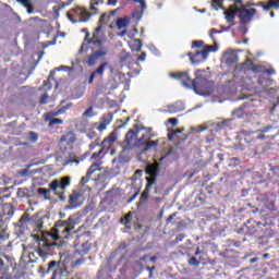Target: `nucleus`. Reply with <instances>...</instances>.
I'll return each mask as SVG.
<instances>
[{"instance_id":"nucleus-36","label":"nucleus","mask_w":279,"mask_h":279,"mask_svg":"<svg viewBox=\"0 0 279 279\" xmlns=\"http://www.w3.org/2000/svg\"><path fill=\"white\" fill-rule=\"evenodd\" d=\"M223 0H211V8L213 10H219L222 8Z\"/></svg>"},{"instance_id":"nucleus-11","label":"nucleus","mask_w":279,"mask_h":279,"mask_svg":"<svg viewBox=\"0 0 279 279\" xmlns=\"http://www.w3.org/2000/svg\"><path fill=\"white\" fill-rule=\"evenodd\" d=\"M170 77H173L174 80H181L182 85L185 86V88H197V82L191 78L189 71L170 73Z\"/></svg>"},{"instance_id":"nucleus-51","label":"nucleus","mask_w":279,"mask_h":279,"mask_svg":"<svg viewBox=\"0 0 279 279\" xmlns=\"http://www.w3.org/2000/svg\"><path fill=\"white\" fill-rule=\"evenodd\" d=\"M145 58H147V53L142 52V53L137 57V62H145Z\"/></svg>"},{"instance_id":"nucleus-56","label":"nucleus","mask_w":279,"mask_h":279,"mask_svg":"<svg viewBox=\"0 0 279 279\" xmlns=\"http://www.w3.org/2000/svg\"><path fill=\"white\" fill-rule=\"evenodd\" d=\"M184 236H186V235H184V234L177 235L175 243H182V241H184Z\"/></svg>"},{"instance_id":"nucleus-18","label":"nucleus","mask_w":279,"mask_h":279,"mask_svg":"<svg viewBox=\"0 0 279 279\" xmlns=\"http://www.w3.org/2000/svg\"><path fill=\"white\" fill-rule=\"evenodd\" d=\"M223 60L227 64H236L239 62V54H236V51L229 50L225 52Z\"/></svg>"},{"instance_id":"nucleus-10","label":"nucleus","mask_w":279,"mask_h":279,"mask_svg":"<svg viewBox=\"0 0 279 279\" xmlns=\"http://www.w3.org/2000/svg\"><path fill=\"white\" fill-rule=\"evenodd\" d=\"M138 134H141V131H133L130 130L126 135L123 143V149L124 151H129V149H134L140 147L138 146Z\"/></svg>"},{"instance_id":"nucleus-29","label":"nucleus","mask_w":279,"mask_h":279,"mask_svg":"<svg viewBox=\"0 0 279 279\" xmlns=\"http://www.w3.org/2000/svg\"><path fill=\"white\" fill-rule=\"evenodd\" d=\"M56 269H58V262L51 260L50 263H48V268L46 269V274H51V271H54Z\"/></svg>"},{"instance_id":"nucleus-62","label":"nucleus","mask_w":279,"mask_h":279,"mask_svg":"<svg viewBox=\"0 0 279 279\" xmlns=\"http://www.w3.org/2000/svg\"><path fill=\"white\" fill-rule=\"evenodd\" d=\"M271 8V2H268L267 4L263 5V9L265 10V12H269Z\"/></svg>"},{"instance_id":"nucleus-35","label":"nucleus","mask_w":279,"mask_h":279,"mask_svg":"<svg viewBox=\"0 0 279 279\" xmlns=\"http://www.w3.org/2000/svg\"><path fill=\"white\" fill-rule=\"evenodd\" d=\"M143 49V41L141 39H134L133 51H141Z\"/></svg>"},{"instance_id":"nucleus-57","label":"nucleus","mask_w":279,"mask_h":279,"mask_svg":"<svg viewBox=\"0 0 279 279\" xmlns=\"http://www.w3.org/2000/svg\"><path fill=\"white\" fill-rule=\"evenodd\" d=\"M246 64H248V66H251V69H252L253 71H258L257 68H256V65H254V63L252 62V60H247V61H246Z\"/></svg>"},{"instance_id":"nucleus-2","label":"nucleus","mask_w":279,"mask_h":279,"mask_svg":"<svg viewBox=\"0 0 279 279\" xmlns=\"http://www.w3.org/2000/svg\"><path fill=\"white\" fill-rule=\"evenodd\" d=\"M35 241V251H28L27 256L29 263H36L38 260V256L43 258V260H47L49 258L50 250L53 247H58V242H49L45 235H34Z\"/></svg>"},{"instance_id":"nucleus-27","label":"nucleus","mask_w":279,"mask_h":279,"mask_svg":"<svg viewBox=\"0 0 279 279\" xmlns=\"http://www.w3.org/2000/svg\"><path fill=\"white\" fill-rule=\"evenodd\" d=\"M108 66V62L101 63L93 73L97 75H104L106 68Z\"/></svg>"},{"instance_id":"nucleus-26","label":"nucleus","mask_w":279,"mask_h":279,"mask_svg":"<svg viewBox=\"0 0 279 279\" xmlns=\"http://www.w3.org/2000/svg\"><path fill=\"white\" fill-rule=\"evenodd\" d=\"M233 119H243L245 117V111L243 110V107H240L232 111Z\"/></svg>"},{"instance_id":"nucleus-53","label":"nucleus","mask_w":279,"mask_h":279,"mask_svg":"<svg viewBox=\"0 0 279 279\" xmlns=\"http://www.w3.org/2000/svg\"><path fill=\"white\" fill-rule=\"evenodd\" d=\"M168 123H171L172 128H175L178 125V118H170Z\"/></svg>"},{"instance_id":"nucleus-42","label":"nucleus","mask_w":279,"mask_h":279,"mask_svg":"<svg viewBox=\"0 0 279 279\" xmlns=\"http://www.w3.org/2000/svg\"><path fill=\"white\" fill-rule=\"evenodd\" d=\"M239 158L233 157L231 159H229V167H239Z\"/></svg>"},{"instance_id":"nucleus-25","label":"nucleus","mask_w":279,"mask_h":279,"mask_svg":"<svg viewBox=\"0 0 279 279\" xmlns=\"http://www.w3.org/2000/svg\"><path fill=\"white\" fill-rule=\"evenodd\" d=\"M82 160H83V159H80L78 157L70 156V158L66 159V160L63 162V165H64V167H69V165H73V163L80 165V162H82Z\"/></svg>"},{"instance_id":"nucleus-22","label":"nucleus","mask_w":279,"mask_h":279,"mask_svg":"<svg viewBox=\"0 0 279 279\" xmlns=\"http://www.w3.org/2000/svg\"><path fill=\"white\" fill-rule=\"evenodd\" d=\"M232 119H227L225 121L214 123L213 128L216 130V132H219L220 130H223V128H228V124L231 123Z\"/></svg>"},{"instance_id":"nucleus-15","label":"nucleus","mask_w":279,"mask_h":279,"mask_svg":"<svg viewBox=\"0 0 279 279\" xmlns=\"http://www.w3.org/2000/svg\"><path fill=\"white\" fill-rule=\"evenodd\" d=\"M256 14V9H242L240 10V19L243 23H250Z\"/></svg>"},{"instance_id":"nucleus-41","label":"nucleus","mask_w":279,"mask_h":279,"mask_svg":"<svg viewBox=\"0 0 279 279\" xmlns=\"http://www.w3.org/2000/svg\"><path fill=\"white\" fill-rule=\"evenodd\" d=\"M132 221V213L125 215L124 219H122V223L128 228V225Z\"/></svg>"},{"instance_id":"nucleus-46","label":"nucleus","mask_w":279,"mask_h":279,"mask_svg":"<svg viewBox=\"0 0 279 279\" xmlns=\"http://www.w3.org/2000/svg\"><path fill=\"white\" fill-rule=\"evenodd\" d=\"M88 182H90V177H88V175L86 174L85 177H83V178L81 179L80 184H81V186H85L86 184H88Z\"/></svg>"},{"instance_id":"nucleus-55","label":"nucleus","mask_w":279,"mask_h":279,"mask_svg":"<svg viewBox=\"0 0 279 279\" xmlns=\"http://www.w3.org/2000/svg\"><path fill=\"white\" fill-rule=\"evenodd\" d=\"M270 4H271V8H275V10L279 9V0L278 1L270 0Z\"/></svg>"},{"instance_id":"nucleus-58","label":"nucleus","mask_w":279,"mask_h":279,"mask_svg":"<svg viewBox=\"0 0 279 279\" xmlns=\"http://www.w3.org/2000/svg\"><path fill=\"white\" fill-rule=\"evenodd\" d=\"M136 197H138V192H135L128 201L129 204H131V202H134V199H136Z\"/></svg>"},{"instance_id":"nucleus-44","label":"nucleus","mask_w":279,"mask_h":279,"mask_svg":"<svg viewBox=\"0 0 279 279\" xmlns=\"http://www.w3.org/2000/svg\"><path fill=\"white\" fill-rule=\"evenodd\" d=\"M47 99H49V94H44L39 99V105L45 106L47 104Z\"/></svg>"},{"instance_id":"nucleus-61","label":"nucleus","mask_w":279,"mask_h":279,"mask_svg":"<svg viewBox=\"0 0 279 279\" xmlns=\"http://www.w3.org/2000/svg\"><path fill=\"white\" fill-rule=\"evenodd\" d=\"M270 130H274V126L268 125V126L264 128V129L262 130V132H263V134H267V132H269Z\"/></svg>"},{"instance_id":"nucleus-16","label":"nucleus","mask_w":279,"mask_h":279,"mask_svg":"<svg viewBox=\"0 0 279 279\" xmlns=\"http://www.w3.org/2000/svg\"><path fill=\"white\" fill-rule=\"evenodd\" d=\"M168 109L161 110V112H169L170 114H175V112H182L185 110L184 102L177 101L173 105H169L167 107Z\"/></svg>"},{"instance_id":"nucleus-12","label":"nucleus","mask_w":279,"mask_h":279,"mask_svg":"<svg viewBox=\"0 0 279 279\" xmlns=\"http://www.w3.org/2000/svg\"><path fill=\"white\" fill-rule=\"evenodd\" d=\"M80 206H82V193L73 191L69 196V205L65 206V210H73L80 208Z\"/></svg>"},{"instance_id":"nucleus-34","label":"nucleus","mask_w":279,"mask_h":279,"mask_svg":"<svg viewBox=\"0 0 279 279\" xmlns=\"http://www.w3.org/2000/svg\"><path fill=\"white\" fill-rule=\"evenodd\" d=\"M58 114H62V112H60V109H58L57 111H50L46 114V121H51V119H53V117H58Z\"/></svg>"},{"instance_id":"nucleus-33","label":"nucleus","mask_w":279,"mask_h":279,"mask_svg":"<svg viewBox=\"0 0 279 279\" xmlns=\"http://www.w3.org/2000/svg\"><path fill=\"white\" fill-rule=\"evenodd\" d=\"M202 263V258L197 259V257H191L189 259V265H192V267H199V264Z\"/></svg>"},{"instance_id":"nucleus-32","label":"nucleus","mask_w":279,"mask_h":279,"mask_svg":"<svg viewBox=\"0 0 279 279\" xmlns=\"http://www.w3.org/2000/svg\"><path fill=\"white\" fill-rule=\"evenodd\" d=\"M90 252V244L88 242H84L81 246L80 254H88Z\"/></svg>"},{"instance_id":"nucleus-4","label":"nucleus","mask_w":279,"mask_h":279,"mask_svg":"<svg viewBox=\"0 0 279 279\" xmlns=\"http://www.w3.org/2000/svg\"><path fill=\"white\" fill-rule=\"evenodd\" d=\"M71 186V178L70 177H63L60 180L56 179L52 182L49 183V189L39 187L37 190V193L39 195H44L45 199H50L51 191H53L54 195H58V189L62 192L59 193V199L60 202H64L66 198L64 197V191H66V187Z\"/></svg>"},{"instance_id":"nucleus-49","label":"nucleus","mask_w":279,"mask_h":279,"mask_svg":"<svg viewBox=\"0 0 279 279\" xmlns=\"http://www.w3.org/2000/svg\"><path fill=\"white\" fill-rule=\"evenodd\" d=\"M214 34H221V31H217V28H211L209 31V36H210L211 40H215Z\"/></svg>"},{"instance_id":"nucleus-40","label":"nucleus","mask_w":279,"mask_h":279,"mask_svg":"<svg viewBox=\"0 0 279 279\" xmlns=\"http://www.w3.org/2000/svg\"><path fill=\"white\" fill-rule=\"evenodd\" d=\"M4 213H7L9 217L14 216V207L12 205H7L4 208Z\"/></svg>"},{"instance_id":"nucleus-1","label":"nucleus","mask_w":279,"mask_h":279,"mask_svg":"<svg viewBox=\"0 0 279 279\" xmlns=\"http://www.w3.org/2000/svg\"><path fill=\"white\" fill-rule=\"evenodd\" d=\"M27 223H34L35 230L37 232H43L47 226H49V216L43 214H35L29 217V214L25 213L15 223V232L20 235L27 232Z\"/></svg>"},{"instance_id":"nucleus-9","label":"nucleus","mask_w":279,"mask_h":279,"mask_svg":"<svg viewBox=\"0 0 279 279\" xmlns=\"http://www.w3.org/2000/svg\"><path fill=\"white\" fill-rule=\"evenodd\" d=\"M211 51H217V47L215 46H205V48H202L201 50H196V52L193 54V52L189 53L191 63L194 65L199 64V62H204L206 58H208V53Z\"/></svg>"},{"instance_id":"nucleus-59","label":"nucleus","mask_w":279,"mask_h":279,"mask_svg":"<svg viewBox=\"0 0 279 279\" xmlns=\"http://www.w3.org/2000/svg\"><path fill=\"white\" fill-rule=\"evenodd\" d=\"M173 219H175V213L171 214L168 218H167V223H171L173 221Z\"/></svg>"},{"instance_id":"nucleus-54","label":"nucleus","mask_w":279,"mask_h":279,"mask_svg":"<svg viewBox=\"0 0 279 279\" xmlns=\"http://www.w3.org/2000/svg\"><path fill=\"white\" fill-rule=\"evenodd\" d=\"M101 154H104V148H101L98 153H94L92 155V158L97 159L101 156Z\"/></svg>"},{"instance_id":"nucleus-43","label":"nucleus","mask_w":279,"mask_h":279,"mask_svg":"<svg viewBox=\"0 0 279 279\" xmlns=\"http://www.w3.org/2000/svg\"><path fill=\"white\" fill-rule=\"evenodd\" d=\"M72 107L73 102H69L66 106L60 107L59 112H62V114H64V112H66V110H70Z\"/></svg>"},{"instance_id":"nucleus-50","label":"nucleus","mask_w":279,"mask_h":279,"mask_svg":"<svg viewBox=\"0 0 279 279\" xmlns=\"http://www.w3.org/2000/svg\"><path fill=\"white\" fill-rule=\"evenodd\" d=\"M95 147H101V144L99 143L98 140H96V142L89 144V149H95Z\"/></svg>"},{"instance_id":"nucleus-37","label":"nucleus","mask_w":279,"mask_h":279,"mask_svg":"<svg viewBox=\"0 0 279 279\" xmlns=\"http://www.w3.org/2000/svg\"><path fill=\"white\" fill-rule=\"evenodd\" d=\"M108 21H110V15H108L107 13L102 14L100 16V20H99V25H107L108 24Z\"/></svg>"},{"instance_id":"nucleus-17","label":"nucleus","mask_w":279,"mask_h":279,"mask_svg":"<svg viewBox=\"0 0 279 279\" xmlns=\"http://www.w3.org/2000/svg\"><path fill=\"white\" fill-rule=\"evenodd\" d=\"M112 113H105L100 119V124L97 126L98 132H104L112 123Z\"/></svg>"},{"instance_id":"nucleus-3","label":"nucleus","mask_w":279,"mask_h":279,"mask_svg":"<svg viewBox=\"0 0 279 279\" xmlns=\"http://www.w3.org/2000/svg\"><path fill=\"white\" fill-rule=\"evenodd\" d=\"M75 226H77V215H72L66 220H58L50 236L54 241H58V239H70L71 232L75 230Z\"/></svg>"},{"instance_id":"nucleus-6","label":"nucleus","mask_w":279,"mask_h":279,"mask_svg":"<svg viewBox=\"0 0 279 279\" xmlns=\"http://www.w3.org/2000/svg\"><path fill=\"white\" fill-rule=\"evenodd\" d=\"M160 171V166L158 163L148 165L146 167V173L150 175L147 178V185L146 189L143 191L141 197H140V206H143L145 202H147V198L149 197V191H151V186L156 184V178Z\"/></svg>"},{"instance_id":"nucleus-5","label":"nucleus","mask_w":279,"mask_h":279,"mask_svg":"<svg viewBox=\"0 0 279 279\" xmlns=\"http://www.w3.org/2000/svg\"><path fill=\"white\" fill-rule=\"evenodd\" d=\"M99 3H104V0H92L89 8L90 12L86 11L83 8L72 9L68 13L69 21H71L72 23H77V21L80 23H86V21H88L90 16L97 14V8H95V5H99Z\"/></svg>"},{"instance_id":"nucleus-64","label":"nucleus","mask_w":279,"mask_h":279,"mask_svg":"<svg viewBox=\"0 0 279 279\" xmlns=\"http://www.w3.org/2000/svg\"><path fill=\"white\" fill-rule=\"evenodd\" d=\"M118 0H108L107 5H117Z\"/></svg>"},{"instance_id":"nucleus-24","label":"nucleus","mask_w":279,"mask_h":279,"mask_svg":"<svg viewBox=\"0 0 279 279\" xmlns=\"http://www.w3.org/2000/svg\"><path fill=\"white\" fill-rule=\"evenodd\" d=\"M144 149L143 151H149V149H154V147H158V141H147L143 145Z\"/></svg>"},{"instance_id":"nucleus-38","label":"nucleus","mask_w":279,"mask_h":279,"mask_svg":"<svg viewBox=\"0 0 279 279\" xmlns=\"http://www.w3.org/2000/svg\"><path fill=\"white\" fill-rule=\"evenodd\" d=\"M225 19H226L227 23H232L234 21V13L225 11Z\"/></svg>"},{"instance_id":"nucleus-21","label":"nucleus","mask_w":279,"mask_h":279,"mask_svg":"<svg viewBox=\"0 0 279 279\" xmlns=\"http://www.w3.org/2000/svg\"><path fill=\"white\" fill-rule=\"evenodd\" d=\"M111 143H117V133L112 132L107 138L101 143V147H110Z\"/></svg>"},{"instance_id":"nucleus-7","label":"nucleus","mask_w":279,"mask_h":279,"mask_svg":"<svg viewBox=\"0 0 279 279\" xmlns=\"http://www.w3.org/2000/svg\"><path fill=\"white\" fill-rule=\"evenodd\" d=\"M108 51H110V49H108V46H101L99 41H95L93 52L87 56L83 62L84 64H87V66H95V64H97L99 60L108 56Z\"/></svg>"},{"instance_id":"nucleus-39","label":"nucleus","mask_w":279,"mask_h":279,"mask_svg":"<svg viewBox=\"0 0 279 279\" xmlns=\"http://www.w3.org/2000/svg\"><path fill=\"white\" fill-rule=\"evenodd\" d=\"M28 141H31V143H36V141H38V135L36 132L31 131L28 133Z\"/></svg>"},{"instance_id":"nucleus-8","label":"nucleus","mask_w":279,"mask_h":279,"mask_svg":"<svg viewBox=\"0 0 279 279\" xmlns=\"http://www.w3.org/2000/svg\"><path fill=\"white\" fill-rule=\"evenodd\" d=\"M102 25H98V27L93 33V38H88L90 36V33L86 32L85 35V41L82 44L78 53H84L88 51V45H93L95 47V43H99L101 47H106L104 45V40L99 37V32H101Z\"/></svg>"},{"instance_id":"nucleus-63","label":"nucleus","mask_w":279,"mask_h":279,"mask_svg":"<svg viewBox=\"0 0 279 279\" xmlns=\"http://www.w3.org/2000/svg\"><path fill=\"white\" fill-rule=\"evenodd\" d=\"M84 264V258H78L75 260V267L80 266V265H83Z\"/></svg>"},{"instance_id":"nucleus-13","label":"nucleus","mask_w":279,"mask_h":279,"mask_svg":"<svg viewBox=\"0 0 279 279\" xmlns=\"http://www.w3.org/2000/svg\"><path fill=\"white\" fill-rule=\"evenodd\" d=\"M34 195H36V192H34V186L20 187L17 190V197H20V199H29V197H34Z\"/></svg>"},{"instance_id":"nucleus-20","label":"nucleus","mask_w":279,"mask_h":279,"mask_svg":"<svg viewBox=\"0 0 279 279\" xmlns=\"http://www.w3.org/2000/svg\"><path fill=\"white\" fill-rule=\"evenodd\" d=\"M32 167H34V163L27 165L25 169H22V170L19 171V175H21V178H27L29 175H36V173H38V170H29V169H32Z\"/></svg>"},{"instance_id":"nucleus-30","label":"nucleus","mask_w":279,"mask_h":279,"mask_svg":"<svg viewBox=\"0 0 279 279\" xmlns=\"http://www.w3.org/2000/svg\"><path fill=\"white\" fill-rule=\"evenodd\" d=\"M49 121V126L53 128V125H62V123H64V121L62 119L59 118H51Z\"/></svg>"},{"instance_id":"nucleus-19","label":"nucleus","mask_w":279,"mask_h":279,"mask_svg":"<svg viewBox=\"0 0 279 279\" xmlns=\"http://www.w3.org/2000/svg\"><path fill=\"white\" fill-rule=\"evenodd\" d=\"M135 3H140L141 11H135L133 13V19L141 20L143 17L144 12L147 10V3L145 0H133Z\"/></svg>"},{"instance_id":"nucleus-47","label":"nucleus","mask_w":279,"mask_h":279,"mask_svg":"<svg viewBox=\"0 0 279 279\" xmlns=\"http://www.w3.org/2000/svg\"><path fill=\"white\" fill-rule=\"evenodd\" d=\"M3 258L8 260V263H10L11 260L10 256L3 254L2 257H0V269H3V266H4Z\"/></svg>"},{"instance_id":"nucleus-14","label":"nucleus","mask_w":279,"mask_h":279,"mask_svg":"<svg viewBox=\"0 0 279 279\" xmlns=\"http://www.w3.org/2000/svg\"><path fill=\"white\" fill-rule=\"evenodd\" d=\"M141 136L137 138L138 147H143L149 138H151V129H143L138 131Z\"/></svg>"},{"instance_id":"nucleus-31","label":"nucleus","mask_w":279,"mask_h":279,"mask_svg":"<svg viewBox=\"0 0 279 279\" xmlns=\"http://www.w3.org/2000/svg\"><path fill=\"white\" fill-rule=\"evenodd\" d=\"M19 3H22V5H24V8L27 9L28 14H32L34 12V9L32 8V5H29V0H17Z\"/></svg>"},{"instance_id":"nucleus-48","label":"nucleus","mask_w":279,"mask_h":279,"mask_svg":"<svg viewBox=\"0 0 279 279\" xmlns=\"http://www.w3.org/2000/svg\"><path fill=\"white\" fill-rule=\"evenodd\" d=\"M84 118L93 117V106H90L84 113Z\"/></svg>"},{"instance_id":"nucleus-52","label":"nucleus","mask_w":279,"mask_h":279,"mask_svg":"<svg viewBox=\"0 0 279 279\" xmlns=\"http://www.w3.org/2000/svg\"><path fill=\"white\" fill-rule=\"evenodd\" d=\"M130 122V117L126 118V120L123 122V120H118V124H119V128H123L124 125H128V123Z\"/></svg>"},{"instance_id":"nucleus-28","label":"nucleus","mask_w":279,"mask_h":279,"mask_svg":"<svg viewBox=\"0 0 279 279\" xmlns=\"http://www.w3.org/2000/svg\"><path fill=\"white\" fill-rule=\"evenodd\" d=\"M128 25H129L128 19H118V21H117L118 29H123V28L128 27Z\"/></svg>"},{"instance_id":"nucleus-60","label":"nucleus","mask_w":279,"mask_h":279,"mask_svg":"<svg viewBox=\"0 0 279 279\" xmlns=\"http://www.w3.org/2000/svg\"><path fill=\"white\" fill-rule=\"evenodd\" d=\"M264 73H266L267 75H274V73H276V70H274V69H266L264 71Z\"/></svg>"},{"instance_id":"nucleus-45","label":"nucleus","mask_w":279,"mask_h":279,"mask_svg":"<svg viewBox=\"0 0 279 279\" xmlns=\"http://www.w3.org/2000/svg\"><path fill=\"white\" fill-rule=\"evenodd\" d=\"M192 47H197L198 51H202L204 49V41H193Z\"/></svg>"},{"instance_id":"nucleus-23","label":"nucleus","mask_w":279,"mask_h":279,"mask_svg":"<svg viewBox=\"0 0 279 279\" xmlns=\"http://www.w3.org/2000/svg\"><path fill=\"white\" fill-rule=\"evenodd\" d=\"M99 162H95V163H93L89 168H88V170H87V172H86V175H87V178H93V174L95 173V172H97V171H101V168H99Z\"/></svg>"}]
</instances>
